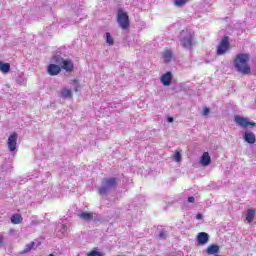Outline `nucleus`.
<instances>
[{"label":"nucleus","instance_id":"1","mask_svg":"<svg viewBox=\"0 0 256 256\" xmlns=\"http://www.w3.org/2000/svg\"><path fill=\"white\" fill-rule=\"evenodd\" d=\"M251 57L249 54H238L234 60V67L238 71V73H242V75H249L251 73V67H249V59Z\"/></svg>","mask_w":256,"mask_h":256},{"label":"nucleus","instance_id":"2","mask_svg":"<svg viewBox=\"0 0 256 256\" xmlns=\"http://www.w3.org/2000/svg\"><path fill=\"white\" fill-rule=\"evenodd\" d=\"M117 188V178H103L101 187L99 188L100 195H107L110 191Z\"/></svg>","mask_w":256,"mask_h":256},{"label":"nucleus","instance_id":"3","mask_svg":"<svg viewBox=\"0 0 256 256\" xmlns=\"http://www.w3.org/2000/svg\"><path fill=\"white\" fill-rule=\"evenodd\" d=\"M180 44L184 49L191 50L193 47V32L189 29L182 30L180 33Z\"/></svg>","mask_w":256,"mask_h":256},{"label":"nucleus","instance_id":"4","mask_svg":"<svg viewBox=\"0 0 256 256\" xmlns=\"http://www.w3.org/2000/svg\"><path fill=\"white\" fill-rule=\"evenodd\" d=\"M117 23L121 29H129V15L123 9H119L117 12Z\"/></svg>","mask_w":256,"mask_h":256},{"label":"nucleus","instance_id":"5","mask_svg":"<svg viewBox=\"0 0 256 256\" xmlns=\"http://www.w3.org/2000/svg\"><path fill=\"white\" fill-rule=\"evenodd\" d=\"M234 121L239 127H242V129H247V127H256L255 122L249 121V118H245L243 116L236 115L234 117Z\"/></svg>","mask_w":256,"mask_h":256},{"label":"nucleus","instance_id":"6","mask_svg":"<svg viewBox=\"0 0 256 256\" xmlns=\"http://www.w3.org/2000/svg\"><path fill=\"white\" fill-rule=\"evenodd\" d=\"M227 51H229V37L225 36L217 46L216 53L221 56L225 55Z\"/></svg>","mask_w":256,"mask_h":256},{"label":"nucleus","instance_id":"7","mask_svg":"<svg viewBox=\"0 0 256 256\" xmlns=\"http://www.w3.org/2000/svg\"><path fill=\"white\" fill-rule=\"evenodd\" d=\"M17 137H18L17 133L14 132L8 138L7 145L11 153H15V151H17Z\"/></svg>","mask_w":256,"mask_h":256},{"label":"nucleus","instance_id":"8","mask_svg":"<svg viewBox=\"0 0 256 256\" xmlns=\"http://www.w3.org/2000/svg\"><path fill=\"white\" fill-rule=\"evenodd\" d=\"M56 231V235L59 239H63V237H67V235H69V230L65 224L58 225Z\"/></svg>","mask_w":256,"mask_h":256},{"label":"nucleus","instance_id":"9","mask_svg":"<svg viewBox=\"0 0 256 256\" xmlns=\"http://www.w3.org/2000/svg\"><path fill=\"white\" fill-rule=\"evenodd\" d=\"M160 81L164 87H169V85H171V81H173V74L171 72H166L161 76Z\"/></svg>","mask_w":256,"mask_h":256},{"label":"nucleus","instance_id":"10","mask_svg":"<svg viewBox=\"0 0 256 256\" xmlns=\"http://www.w3.org/2000/svg\"><path fill=\"white\" fill-rule=\"evenodd\" d=\"M197 241L198 245H207L209 243V234L205 232L198 233Z\"/></svg>","mask_w":256,"mask_h":256},{"label":"nucleus","instance_id":"11","mask_svg":"<svg viewBox=\"0 0 256 256\" xmlns=\"http://www.w3.org/2000/svg\"><path fill=\"white\" fill-rule=\"evenodd\" d=\"M47 71L52 76L59 75V73H61V67L57 64H50Z\"/></svg>","mask_w":256,"mask_h":256},{"label":"nucleus","instance_id":"12","mask_svg":"<svg viewBox=\"0 0 256 256\" xmlns=\"http://www.w3.org/2000/svg\"><path fill=\"white\" fill-rule=\"evenodd\" d=\"M201 165L203 167H207L208 165H211V156H209V152H204L201 159H200Z\"/></svg>","mask_w":256,"mask_h":256},{"label":"nucleus","instance_id":"13","mask_svg":"<svg viewBox=\"0 0 256 256\" xmlns=\"http://www.w3.org/2000/svg\"><path fill=\"white\" fill-rule=\"evenodd\" d=\"M73 61L71 60H64V62H62L61 68L60 69H64V71H67L68 73H71V71H73Z\"/></svg>","mask_w":256,"mask_h":256},{"label":"nucleus","instance_id":"14","mask_svg":"<svg viewBox=\"0 0 256 256\" xmlns=\"http://www.w3.org/2000/svg\"><path fill=\"white\" fill-rule=\"evenodd\" d=\"M244 140L246 141V143H249L250 145H253V143L256 142L255 133H253V132H245Z\"/></svg>","mask_w":256,"mask_h":256},{"label":"nucleus","instance_id":"15","mask_svg":"<svg viewBox=\"0 0 256 256\" xmlns=\"http://www.w3.org/2000/svg\"><path fill=\"white\" fill-rule=\"evenodd\" d=\"M162 58L164 63H171V61L173 60V52L171 50H165L162 53Z\"/></svg>","mask_w":256,"mask_h":256},{"label":"nucleus","instance_id":"16","mask_svg":"<svg viewBox=\"0 0 256 256\" xmlns=\"http://www.w3.org/2000/svg\"><path fill=\"white\" fill-rule=\"evenodd\" d=\"M207 255H217L219 253V245L213 244L210 245L206 250Z\"/></svg>","mask_w":256,"mask_h":256},{"label":"nucleus","instance_id":"17","mask_svg":"<svg viewBox=\"0 0 256 256\" xmlns=\"http://www.w3.org/2000/svg\"><path fill=\"white\" fill-rule=\"evenodd\" d=\"M61 97L62 99H71V97H73V92L71 91V89L62 88Z\"/></svg>","mask_w":256,"mask_h":256},{"label":"nucleus","instance_id":"18","mask_svg":"<svg viewBox=\"0 0 256 256\" xmlns=\"http://www.w3.org/2000/svg\"><path fill=\"white\" fill-rule=\"evenodd\" d=\"M78 217L83 221H93V214L89 212H81L78 214Z\"/></svg>","mask_w":256,"mask_h":256},{"label":"nucleus","instance_id":"19","mask_svg":"<svg viewBox=\"0 0 256 256\" xmlns=\"http://www.w3.org/2000/svg\"><path fill=\"white\" fill-rule=\"evenodd\" d=\"M38 245L35 244V242H31L29 244L25 245L24 250L21 252L22 255H25V253H29L31 249H37Z\"/></svg>","mask_w":256,"mask_h":256},{"label":"nucleus","instance_id":"20","mask_svg":"<svg viewBox=\"0 0 256 256\" xmlns=\"http://www.w3.org/2000/svg\"><path fill=\"white\" fill-rule=\"evenodd\" d=\"M0 71H2V73H9V71H11V64L0 62Z\"/></svg>","mask_w":256,"mask_h":256},{"label":"nucleus","instance_id":"21","mask_svg":"<svg viewBox=\"0 0 256 256\" xmlns=\"http://www.w3.org/2000/svg\"><path fill=\"white\" fill-rule=\"evenodd\" d=\"M21 221H23V217H21V214L12 215L11 223H13L14 225H19V223H21Z\"/></svg>","mask_w":256,"mask_h":256},{"label":"nucleus","instance_id":"22","mask_svg":"<svg viewBox=\"0 0 256 256\" xmlns=\"http://www.w3.org/2000/svg\"><path fill=\"white\" fill-rule=\"evenodd\" d=\"M65 59H63V57H61V55L56 54L53 56V62L56 63L58 66L62 65L64 63Z\"/></svg>","mask_w":256,"mask_h":256},{"label":"nucleus","instance_id":"23","mask_svg":"<svg viewBox=\"0 0 256 256\" xmlns=\"http://www.w3.org/2000/svg\"><path fill=\"white\" fill-rule=\"evenodd\" d=\"M254 217H255V210L249 209V210L247 211V216H246V220L248 221V223H252Z\"/></svg>","mask_w":256,"mask_h":256},{"label":"nucleus","instance_id":"24","mask_svg":"<svg viewBox=\"0 0 256 256\" xmlns=\"http://www.w3.org/2000/svg\"><path fill=\"white\" fill-rule=\"evenodd\" d=\"M106 43L110 46L115 45V41L113 40V37H111V33L109 32H106Z\"/></svg>","mask_w":256,"mask_h":256},{"label":"nucleus","instance_id":"25","mask_svg":"<svg viewBox=\"0 0 256 256\" xmlns=\"http://www.w3.org/2000/svg\"><path fill=\"white\" fill-rule=\"evenodd\" d=\"M70 85H72L74 91L77 93V91H79V81L77 80H72L70 82Z\"/></svg>","mask_w":256,"mask_h":256},{"label":"nucleus","instance_id":"26","mask_svg":"<svg viewBox=\"0 0 256 256\" xmlns=\"http://www.w3.org/2000/svg\"><path fill=\"white\" fill-rule=\"evenodd\" d=\"M187 3V0H174L175 7H183Z\"/></svg>","mask_w":256,"mask_h":256},{"label":"nucleus","instance_id":"27","mask_svg":"<svg viewBox=\"0 0 256 256\" xmlns=\"http://www.w3.org/2000/svg\"><path fill=\"white\" fill-rule=\"evenodd\" d=\"M88 256H105V253L93 250L88 254Z\"/></svg>","mask_w":256,"mask_h":256},{"label":"nucleus","instance_id":"28","mask_svg":"<svg viewBox=\"0 0 256 256\" xmlns=\"http://www.w3.org/2000/svg\"><path fill=\"white\" fill-rule=\"evenodd\" d=\"M158 237H159L160 239H167V238L169 237V234L167 233V231L162 230V231H160Z\"/></svg>","mask_w":256,"mask_h":256},{"label":"nucleus","instance_id":"29","mask_svg":"<svg viewBox=\"0 0 256 256\" xmlns=\"http://www.w3.org/2000/svg\"><path fill=\"white\" fill-rule=\"evenodd\" d=\"M174 160L179 163L181 161V152L177 151L175 154H174Z\"/></svg>","mask_w":256,"mask_h":256},{"label":"nucleus","instance_id":"30","mask_svg":"<svg viewBox=\"0 0 256 256\" xmlns=\"http://www.w3.org/2000/svg\"><path fill=\"white\" fill-rule=\"evenodd\" d=\"M209 111H210L209 108L205 107L204 110H203V115L204 116L209 115Z\"/></svg>","mask_w":256,"mask_h":256},{"label":"nucleus","instance_id":"31","mask_svg":"<svg viewBox=\"0 0 256 256\" xmlns=\"http://www.w3.org/2000/svg\"><path fill=\"white\" fill-rule=\"evenodd\" d=\"M188 203H195V197L193 196L188 197Z\"/></svg>","mask_w":256,"mask_h":256},{"label":"nucleus","instance_id":"32","mask_svg":"<svg viewBox=\"0 0 256 256\" xmlns=\"http://www.w3.org/2000/svg\"><path fill=\"white\" fill-rule=\"evenodd\" d=\"M196 219H198V220L203 219V214L198 213V214L196 215Z\"/></svg>","mask_w":256,"mask_h":256},{"label":"nucleus","instance_id":"33","mask_svg":"<svg viewBox=\"0 0 256 256\" xmlns=\"http://www.w3.org/2000/svg\"><path fill=\"white\" fill-rule=\"evenodd\" d=\"M3 244H4L3 236L0 235V247H3Z\"/></svg>","mask_w":256,"mask_h":256},{"label":"nucleus","instance_id":"34","mask_svg":"<svg viewBox=\"0 0 256 256\" xmlns=\"http://www.w3.org/2000/svg\"><path fill=\"white\" fill-rule=\"evenodd\" d=\"M168 123H173V117H168Z\"/></svg>","mask_w":256,"mask_h":256}]
</instances>
